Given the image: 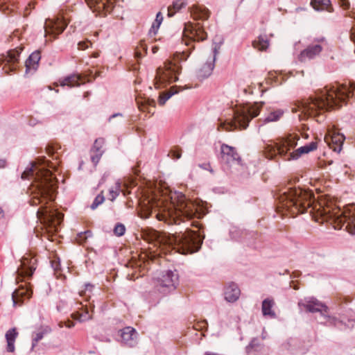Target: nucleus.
<instances>
[{
	"instance_id": "obj_1",
	"label": "nucleus",
	"mask_w": 355,
	"mask_h": 355,
	"mask_svg": "<svg viewBox=\"0 0 355 355\" xmlns=\"http://www.w3.org/2000/svg\"><path fill=\"white\" fill-rule=\"evenodd\" d=\"M52 163L44 161L42 164L31 163V166L26 168L21 174V178L33 179V182L30 190L32 198L30 203L32 206L40 205L37 211V218L45 229L44 236L50 239V236L58 230L63 219V214L51 205L49 202L55 199L57 189V180L49 169L46 166L54 168Z\"/></svg>"
},
{
	"instance_id": "obj_2",
	"label": "nucleus",
	"mask_w": 355,
	"mask_h": 355,
	"mask_svg": "<svg viewBox=\"0 0 355 355\" xmlns=\"http://www.w3.org/2000/svg\"><path fill=\"white\" fill-rule=\"evenodd\" d=\"M355 96V84L345 83L330 87H325L315 97L300 101L292 108L293 112H300V119L315 117L325 111L339 107L349 97Z\"/></svg>"
},
{
	"instance_id": "obj_3",
	"label": "nucleus",
	"mask_w": 355,
	"mask_h": 355,
	"mask_svg": "<svg viewBox=\"0 0 355 355\" xmlns=\"http://www.w3.org/2000/svg\"><path fill=\"white\" fill-rule=\"evenodd\" d=\"M207 34L200 23H187L184 25L182 40L185 44L190 46L188 51L177 53L173 60L167 61L163 67L157 68L156 76L154 78V85L156 89H159L166 83H171L178 80V75L181 71L180 61L186 60L187 57L195 49L192 44L194 42L204 41L207 39Z\"/></svg>"
},
{
	"instance_id": "obj_4",
	"label": "nucleus",
	"mask_w": 355,
	"mask_h": 355,
	"mask_svg": "<svg viewBox=\"0 0 355 355\" xmlns=\"http://www.w3.org/2000/svg\"><path fill=\"white\" fill-rule=\"evenodd\" d=\"M172 201L168 205L161 207L163 202L157 200L155 198L147 199V202H144L141 205L144 217L148 218L155 214L159 220H164L169 225L180 224V221L191 219L196 216L197 206L193 202L188 200L182 193L177 194L175 197H171Z\"/></svg>"
},
{
	"instance_id": "obj_5",
	"label": "nucleus",
	"mask_w": 355,
	"mask_h": 355,
	"mask_svg": "<svg viewBox=\"0 0 355 355\" xmlns=\"http://www.w3.org/2000/svg\"><path fill=\"white\" fill-rule=\"evenodd\" d=\"M146 239L150 243L158 245L161 252L166 253L171 250L182 254H191L199 250L202 243V239L196 232L190 231L188 228L185 232L170 234L150 230Z\"/></svg>"
},
{
	"instance_id": "obj_6",
	"label": "nucleus",
	"mask_w": 355,
	"mask_h": 355,
	"mask_svg": "<svg viewBox=\"0 0 355 355\" xmlns=\"http://www.w3.org/2000/svg\"><path fill=\"white\" fill-rule=\"evenodd\" d=\"M300 139L297 133H288L283 137L277 138L272 143L266 144L263 147V154L269 159H275L279 156L284 161L295 160L302 155L307 154L317 149L318 144L312 141L291 152L294 148Z\"/></svg>"
},
{
	"instance_id": "obj_7",
	"label": "nucleus",
	"mask_w": 355,
	"mask_h": 355,
	"mask_svg": "<svg viewBox=\"0 0 355 355\" xmlns=\"http://www.w3.org/2000/svg\"><path fill=\"white\" fill-rule=\"evenodd\" d=\"M313 194L302 189H291L281 194L278 209L290 213L293 216L303 214L312 205Z\"/></svg>"
},
{
	"instance_id": "obj_8",
	"label": "nucleus",
	"mask_w": 355,
	"mask_h": 355,
	"mask_svg": "<svg viewBox=\"0 0 355 355\" xmlns=\"http://www.w3.org/2000/svg\"><path fill=\"white\" fill-rule=\"evenodd\" d=\"M320 215L323 220L334 223L335 228L345 230L351 234H355V208L351 207L341 211L338 208H333L325 202H320L318 208Z\"/></svg>"
},
{
	"instance_id": "obj_9",
	"label": "nucleus",
	"mask_w": 355,
	"mask_h": 355,
	"mask_svg": "<svg viewBox=\"0 0 355 355\" xmlns=\"http://www.w3.org/2000/svg\"><path fill=\"white\" fill-rule=\"evenodd\" d=\"M263 103H255L252 105H239L234 111V120L221 121L218 127V130L231 131L240 128L245 129L250 120L259 115Z\"/></svg>"
},
{
	"instance_id": "obj_10",
	"label": "nucleus",
	"mask_w": 355,
	"mask_h": 355,
	"mask_svg": "<svg viewBox=\"0 0 355 355\" xmlns=\"http://www.w3.org/2000/svg\"><path fill=\"white\" fill-rule=\"evenodd\" d=\"M222 162L230 168L239 171L242 167L241 159L234 148L227 144L220 147Z\"/></svg>"
},
{
	"instance_id": "obj_11",
	"label": "nucleus",
	"mask_w": 355,
	"mask_h": 355,
	"mask_svg": "<svg viewBox=\"0 0 355 355\" xmlns=\"http://www.w3.org/2000/svg\"><path fill=\"white\" fill-rule=\"evenodd\" d=\"M177 282V274L171 270H166L157 278L156 286L160 292L166 293L174 290Z\"/></svg>"
},
{
	"instance_id": "obj_12",
	"label": "nucleus",
	"mask_w": 355,
	"mask_h": 355,
	"mask_svg": "<svg viewBox=\"0 0 355 355\" xmlns=\"http://www.w3.org/2000/svg\"><path fill=\"white\" fill-rule=\"evenodd\" d=\"M67 24L62 18L57 17L55 19H46L44 26V35L49 37V40L56 38L65 29Z\"/></svg>"
},
{
	"instance_id": "obj_13",
	"label": "nucleus",
	"mask_w": 355,
	"mask_h": 355,
	"mask_svg": "<svg viewBox=\"0 0 355 355\" xmlns=\"http://www.w3.org/2000/svg\"><path fill=\"white\" fill-rule=\"evenodd\" d=\"M22 49L23 47L20 46L10 50L7 52L6 55H2L1 64L3 65V70H4L6 73H8L10 71H15L19 67V57Z\"/></svg>"
},
{
	"instance_id": "obj_14",
	"label": "nucleus",
	"mask_w": 355,
	"mask_h": 355,
	"mask_svg": "<svg viewBox=\"0 0 355 355\" xmlns=\"http://www.w3.org/2000/svg\"><path fill=\"white\" fill-rule=\"evenodd\" d=\"M298 306L300 309L304 308L308 312H320L322 316H328L327 306L313 297H305L300 300L298 302Z\"/></svg>"
},
{
	"instance_id": "obj_15",
	"label": "nucleus",
	"mask_w": 355,
	"mask_h": 355,
	"mask_svg": "<svg viewBox=\"0 0 355 355\" xmlns=\"http://www.w3.org/2000/svg\"><path fill=\"white\" fill-rule=\"evenodd\" d=\"M37 260L33 257H23L17 272L19 277H31L36 268Z\"/></svg>"
},
{
	"instance_id": "obj_16",
	"label": "nucleus",
	"mask_w": 355,
	"mask_h": 355,
	"mask_svg": "<svg viewBox=\"0 0 355 355\" xmlns=\"http://www.w3.org/2000/svg\"><path fill=\"white\" fill-rule=\"evenodd\" d=\"M324 41V40L322 38L318 40V44H311L308 46L300 53L299 60L300 62H306L307 60L315 58L321 53L323 49L322 43H323Z\"/></svg>"
},
{
	"instance_id": "obj_17",
	"label": "nucleus",
	"mask_w": 355,
	"mask_h": 355,
	"mask_svg": "<svg viewBox=\"0 0 355 355\" xmlns=\"http://www.w3.org/2000/svg\"><path fill=\"white\" fill-rule=\"evenodd\" d=\"M32 294L33 291L29 284L28 285L20 286L12 295L14 305H21L24 300L31 298Z\"/></svg>"
},
{
	"instance_id": "obj_18",
	"label": "nucleus",
	"mask_w": 355,
	"mask_h": 355,
	"mask_svg": "<svg viewBox=\"0 0 355 355\" xmlns=\"http://www.w3.org/2000/svg\"><path fill=\"white\" fill-rule=\"evenodd\" d=\"M345 139V136L343 134L336 132H329L328 135L324 137V140L330 148L337 153L341 151Z\"/></svg>"
},
{
	"instance_id": "obj_19",
	"label": "nucleus",
	"mask_w": 355,
	"mask_h": 355,
	"mask_svg": "<svg viewBox=\"0 0 355 355\" xmlns=\"http://www.w3.org/2000/svg\"><path fill=\"white\" fill-rule=\"evenodd\" d=\"M216 60V49L213 52L211 58H210L205 63H204L196 72L197 78L202 80L208 78L212 73L214 68V62Z\"/></svg>"
},
{
	"instance_id": "obj_20",
	"label": "nucleus",
	"mask_w": 355,
	"mask_h": 355,
	"mask_svg": "<svg viewBox=\"0 0 355 355\" xmlns=\"http://www.w3.org/2000/svg\"><path fill=\"white\" fill-rule=\"evenodd\" d=\"M122 342L129 346L134 347L137 344V333L131 327H126L120 331Z\"/></svg>"
},
{
	"instance_id": "obj_21",
	"label": "nucleus",
	"mask_w": 355,
	"mask_h": 355,
	"mask_svg": "<svg viewBox=\"0 0 355 355\" xmlns=\"http://www.w3.org/2000/svg\"><path fill=\"white\" fill-rule=\"evenodd\" d=\"M76 311L72 313L71 316L74 320L79 322H85L92 318V315L89 312L87 304H83V301L76 303Z\"/></svg>"
},
{
	"instance_id": "obj_22",
	"label": "nucleus",
	"mask_w": 355,
	"mask_h": 355,
	"mask_svg": "<svg viewBox=\"0 0 355 355\" xmlns=\"http://www.w3.org/2000/svg\"><path fill=\"white\" fill-rule=\"evenodd\" d=\"M87 5L95 10L110 12L114 7V0H85Z\"/></svg>"
},
{
	"instance_id": "obj_23",
	"label": "nucleus",
	"mask_w": 355,
	"mask_h": 355,
	"mask_svg": "<svg viewBox=\"0 0 355 355\" xmlns=\"http://www.w3.org/2000/svg\"><path fill=\"white\" fill-rule=\"evenodd\" d=\"M41 55L40 51H35L32 53L25 63L26 72L30 73L35 71L38 67Z\"/></svg>"
},
{
	"instance_id": "obj_24",
	"label": "nucleus",
	"mask_w": 355,
	"mask_h": 355,
	"mask_svg": "<svg viewBox=\"0 0 355 355\" xmlns=\"http://www.w3.org/2000/svg\"><path fill=\"white\" fill-rule=\"evenodd\" d=\"M225 299L229 302H236L240 296V290L234 283L226 286L224 292Z\"/></svg>"
},
{
	"instance_id": "obj_25",
	"label": "nucleus",
	"mask_w": 355,
	"mask_h": 355,
	"mask_svg": "<svg viewBox=\"0 0 355 355\" xmlns=\"http://www.w3.org/2000/svg\"><path fill=\"white\" fill-rule=\"evenodd\" d=\"M191 14L194 19L205 20L209 17L210 12L203 6L195 5L191 8Z\"/></svg>"
},
{
	"instance_id": "obj_26",
	"label": "nucleus",
	"mask_w": 355,
	"mask_h": 355,
	"mask_svg": "<svg viewBox=\"0 0 355 355\" xmlns=\"http://www.w3.org/2000/svg\"><path fill=\"white\" fill-rule=\"evenodd\" d=\"M311 4L316 10L333 12V8L329 0H311Z\"/></svg>"
},
{
	"instance_id": "obj_27",
	"label": "nucleus",
	"mask_w": 355,
	"mask_h": 355,
	"mask_svg": "<svg viewBox=\"0 0 355 355\" xmlns=\"http://www.w3.org/2000/svg\"><path fill=\"white\" fill-rule=\"evenodd\" d=\"M18 333L15 328L8 330L6 334V338L7 340V351L13 352L15 351V342Z\"/></svg>"
},
{
	"instance_id": "obj_28",
	"label": "nucleus",
	"mask_w": 355,
	"mask_h": 355,
	"mask_svg": "<svg viewBox=\"0 0 355 355\" xmlns=\"http://www.w3.org/2000/svg\"><path fill=\"white\" fill-rule=\"evenodd\" d=\"M84 83L85 82L82 80V78L79 75H71L60 80V85L62 86L67 85L69 87L79 86L81 83Z\"/></svg>"
},
{
	"instance_id": "obj_29",
	"label": "nucleus",
	"mask_w": 355,
	"mask_h": 355,
	"mask_svg": "<svg viewBox=\"0 0 355 355\" xmlns=\"http://www.w3.org/2000/svg\"><path fill=\"white\" fill-rule=\"evenodd\" d=\"M275 304V302L272 299H265L262 302V313L263 315L266 316L268 315L271 318L275 317V313L272 309L273 306Z\"/></svg>"
},
{
	"instance_id": "obj_30",
	"label": "nucleus",
	"mask_w": 355,
	"mask_h": 355,
	"mask_svg": "<svg viewBox=\"0 0 355 355\" xmlns=\"http://www.w3.org/2000/svg\"><path fill=\"white\" fill-rule=\"evenodd\" d=\"M187 3L184 0H175L172 5L168 7V17H173L178 11L186 6Z\"/></svg>"
},
{
	"instance_id": "obj_31",
	"label": "nucleus",
	"mask_w": 355,
	"mask_h": 355,
	"mask_svg": "<svg viewBox=\"0 0 355 355\" xmlns=\"http://www.w3.org/2000/svg\"><path fill=\"white\" fill-rule=\"evenodd\" d=\"M254 48L259 51H265L269 46V42L266 35H260L257 40L253 42Z\"/></svg>"
},
{
	"instance_id": "obj_32",
	"label": "nucleus",
	"mask_w": 355,
	"mask_h": 355,
	"mask_svg": "<svg viewBox=\"0 0 355 355\" xmlns=\"http://www.w3.org/2000/svg\"><path fill=\"white\" fill-rule=\"evenodd\" d=\"M283 114H284V111L282 110H277L271 112L264 119L263 122L266 123L277 121L282 118Z\"/></svg>"
},
{
	"instance_id": "obj_33",
	"label": "nucleus",
	"mask_w": 355,
	"mask_h": 355,
	"mask_svg": "<svg viewBox=\"0 0 355 355\" xmlns=\"http://www.w3.org/2000/svg\"><path fill=\"white\" fill-rule=\"evenodd\" d=\"M49 331H50V329L46 327L42 331L35 333L33 335L32 348H34L37 345V343L43 338L44 335L45 334L49 333Z\"/></svg>"
},
{
	"instance_id": "obj_34",
	"label": "nucleus",
	"mask_w": 355,
	"mask_h": 355,
	"mask_svg": "<svg viewBox=\"0 0 355 355\" xmlns=\"http://www.w3.org/2000/svg\"><path fill=\"white\" fill-rule=\"evenodd\" d=\"M163 21V16L161 12H157L156 15V18L155 21H153L151 28L150 30V33H153V34H156L157 30L159 29L162 22Z\"/></svg>"
},
{
	"instance_id": "obj_35",
	"label": "nucleus",
	"mask_w": 355,
	"mask_h": 355,
	"mask_svg": "<svg viewBox=\"0 0 355 355\" xmlns=\"http://www.w3.org/2000/svg\"><path fill=\"white\" fill-rule=\"evenodd\" d=\"M178 91L175 89V87H173L171 88L169 92L166 93H163L159 96V104L160 105H163L165 104L166 101L173 94H176Z\"/></svg>"
},
{
	"instance_id": "obj_36",
	"label": "nucleus",
	"mask_w": 355,
	"mask_h": 355,
	"mask_svg": "<svg viewBox=\"0 0 355 355\" xmlns=\"http://www.w3.org/2000/svg\"><path fill=\"white\" fill-rule=\"evenodd\" d=\"M93 286L87 284H85V288L84 291H81L79 293L80 297L84 298V302H87L91 297V293L92 292Z\"/></svg>"
},
{
	"instance_id": "obj_37",
	"label": "nucleus",
	"mask_w": 355,
	"mask_h": 355,
	"mask_svg": "<svg viewBox=\"0 0 355 355\" xmlns=\"http://www.w3.org/2000/svg\"><path fill=\"white\" fill-rule=\"evenodd\" d=\"M121 191V185L119 183H116L114 187H112L109 190V199L113 201L119 195Z\"/></svg>"
},
{
	"instance_id": "obj_38",
	"label": "nucleus",
	"mask_w": 355,
	"mask_h": 355,
	"mask_svg": "<svg viewBox=\"0 0 355 355\" xmlns=\"http://www.w3.org/2000/svg\"><path fill=\"white\" fill-rule=\"evenodd\" d=\"M105 144V140L103 138H98L95 140L93 148H92V153H94V150L98 152H103L102 148Z\"/></svg>"
},
{
	"instance_id": "obj_39",
	"label": "nucleus",
	"mask_w": 355,
	"mask_h": 355,
	"mask_svg": "<svg viewBox=\"0 0 355 355\" xmlns=\"http://www.w3.org/2000/svg\"><path fill=\"white\" fill-rule=\"evenodd\" d=\"M147 51V46L146 44L141 42L139 46L137 47L135 50V56L138 58H140L143 56L144 53H146Z\"/></svg>"
},
{
	"instance_id": "obj_40",
	"label": "nucleus",
	"mask_w": 355,
	"mask_h": 355,
	"mask_svg": "<svg viewBox=\"0 0 355 355\" xmlns=\"http://www.w3.org/2000/svg\"><path fill=\"white\" fill-rule=\"evenodd\" d=\"M125 232V227L122 223H117L114 228V233L117 236H123Z\"/></svg>"
},
{
	"instance_id": "obj_41",
	"label": "nucleus",
	"mask_w": 355,
	"mask_h": 355,
	"mask_svg": "<svg viewBox=\"0 0 355 355\" xmlns=\"http://www.w3.org/2000/svg\"><path fill=\"white\" fill-rule=\"evenodd\" d=\"M104 200H105V198L102 194L98 195L95 198L92 204L91 205V209H96L98 207V205H100L101 204H102L104 202Z\"/></svg>"
},
{
	"instance_id": "obj_42",
	"label": "nucleus",
	"mask_w": 355,
	"mask_h": 355,
	"mask_svg": "<svg viewBox=\"0 0 355 355\" xmlns=\"http://www.w3.org/2000/svg\"><path fill=\"white\" fill-rule=\"evenodd\" d=\"M103 153V152H98L95 150L94 153L91 152V160L94 165H96L98 163Z\"/></svg>"
},
{
	"instance_id": "obj_43",
	"label": "nucleus",
	"mask_w": 355,
	"mask_h": 355,
	"mask_svg": "<svg viewBox=\"0 0 355 355\" xmlns=\"http://www.w3.org/2000/svg\"><path fill=\"white\" fill-rule=\"evenodd\" d=\"M36 3H37V2L35 1H32L29 2L28 3V5L26 6V8H24V15L28 16L30 14L31 10H32L33 9L35 8Z\"/></svg>"
},
{
	"instance_id": "obj_44",
	"label": "nucleus",
	"mask_w": 355,
	"mask_h": 355,
	"mask_svg": "<svg viewBox=\"0 0 355 355\" xmlns=\"http://www.w3.org/2000/svg\"><path fill=\"white\" fill-rule=\"evenodd\" d=\"M59 327L60 328H62L63 327H66L67 328H71L74 327V322L70 320L67 321H61L58 324Z\"/></svg>"
},
{
	"instance_id": "obj_45",
	"label": "nucleus",
	"mask_w": 355,
	"mask_h": 355,
	"mask_svg": "<svg viewBox=\"0 0 355 355\" xmlns=\"http://www.w3.org/2000/svg\"><path fill=\"white\" fill-rule=\"evenodd\" d=\"M171 154L173 159H178L181 157L182 152L181 150L174 149L171 150Z\"/></svg>"
},
{
	"instance_id": "obj_46",
	"label": "nucleus",
	"mask_w": 355,
	"mask_h": 355,
	"mask_svg": "<svg viewBox=\"0 0 355 355\" xmlns=\"http://www.w3.org/2000/svg\"><path fill=\"white\" fill-rule=\"evenodd\" d=\"M89 44H91L89 41H82L78 44V46L79 49L85 50L89 47Z\"/></svg>"
},
{
	"instance_id": "obj_47",
	"label": "nucleus",
	"mask_w": 355,
	"mask_h": 355,
	"mask_svg": "<svg viewBox=\"0 0 355 355\" xmlns=\"http://www.w3.org/2000/svg\"><path fill=\"white\" fill-rule=\"evenodd\" d=\"M46 152L49 155H53L55 153V148L49 146L46 148Z\"/></svg>"
},
{
	"instance_id": "obj_48",
	"label": "nucleus",
	"mask_w": 355,
	"mask_h": 355,
	"mask_svg": "<svg viewBox=\"0 0 355 355\" xmlns=\"http://www.w3.org/2000/svg\"><path fill=\"white\" fill-rule=\"evenodd\" d=\"M59 265L60 263L55 260L51 261V266L55 271H58L60 269Z\"/></svg>"
},
{
	"instance_id": "obj_49",
	"label": "nucleus",
	"mask_w": 355,
	"mask_h": 355,
	"mask_svg": "<svg viewBox=\"0 0 355 355\" xmlns=\"http://www.w3.org/2000/svg\"><path fill=\"white\" fill-rule=\"evenodd\" d=\"M342 6H343L345 9H347V8H349V3L347 1H346V0H343V1Z\"/></svg>"
},
{
	"instance_id": "obj_50",
	"label": "nucleus",
	"mask_w": 355,
	"mask_h": 355,
	"mask_svg": "<svg viewBox=\"0 0 355 355\" xmlns=\"http://www.w3.org/2000/svg\"><path fill=\"white\" fill-rule=\"evenodd\" d=\"M4 216V214H3V209L0 207V218H3Z\"/></svg>"
},
{
	"instance_id": "obj_51",
	"label": "nucleus",
	"mask_w": 355,
	"mask_h": 355,
	"mask_svg": "<svg viewBox=\"0 0 355 355\" xmlns=\"http://www.w3.org/2000/svg\"><path fill=\"white\" fill-rule=\"evenodd\" d=\"M148 103L150 105H153V106H155V101H153V100H152L151 101H150L148 100Z\"/></svg>"
},
{
	"instance_id": "obj_52",
	"label": "nucleus",
	"mask_w": 355,
	"mask_h": 355,
	"mask_svg": "<svg viewBox=\"0 0 355 355\" xmlns=\"http://www.w3.org/2000/svg\"><path fill=\"white\" fill-rule=\"evenodd\" d=\"M205 355H220V354H216V353H212V352H207L205 354Z\"/></svg>"
},
{
	"instance_id": "obj_53",
	"label": "nucleus",
	"mask_w": 355,
	"mask_h": 355,
	"mask_svg": "<svg viewBox=\"0 0 355 355\" xmlns=\"http://www.w3.org/2000/svg\"><path fill=\"white\" fill-rule=\"evenodd\" d=\"M157 46H154V47H153V52L154 53H156V52H157Z\"/></svg>"
},
{
	"instance_id": "obj_54",
	"label": "nucleus",
	"mask_w": 355,
	"mask_h": 355,
	"mask_svg": "<svg viewBox=\"0 0 355 355\" xmlns=\"http://www.w3.org/2000/svg\"><path fill=\"white\" fill-rule=\"evenodd\" d=\"M206 166L204 167L205 169H208L210 167L209 164H206Z\"/></svg>"
},
{
	"instance_id": "obj_55",
	"label": "nucleus",
	"mask_w": 355,
	"mask_h": 355,
	"mask_svg": "<svg viewBox=\"0 0 355 355\" xmlns=\"http://www.w3.org/2000/svg\"><path fill=\"white\" fill-rule=\"evenodd\" d=\"M4 164V162L0 161V166H3Z\"/></svg>"
},
{
	"instance_id": "obj_56",
	"label": "nucleus",
	"mask_w": 355,
	"mask_h": 355,
	"mask_svg": "<svg viewBox=\"0 0 355 355\" xmlns=\"http://www.w3.org/2000/svg\"><path fill=\"white\" fill-rule=\"evenodd\" d=\"M4 164V162L0 161V166H3Z\"/></svg>"
},
{
	"instance_id": "obj_57",
	"label": "nucleus",
	"mask_w": 355,
	"mask_h": 355,
	"mask_svg": "<svg viewBox=\"0 0 355 355\" xmlns=\"http://www.w3.org/2000/svg\"><path fill=\"white\" fill-rule=\"evenodd\" d=\"M85 234H89V235H90V234H91V232H90L89 231H88V232H85Z\"/></svg>"
},
{
	"instance_id": "obj_58",
	"label": "nucleus",
	"mask_w": 355,
	"mask_h": 355,
	"mask_svg": "<svg viewBox=\"0 0 355 355\" xmlns=\"http://www.w3.org/2000/svg\"><path fill=\"white\" fill-rule=\"evenodd\" d=\"M98 56V53H94V57L97 58Z\"/></svg>"
},
{
	"instance_id": "obj_59",
	"label": "nucleus",
	"mask_w": 355,
	"mask_h": 355,
	"mask_svg": "<svg viewBox=\"0 0 355 355\" xmlns=\"http://www.w3.org/2000/svg\"><path fill=\"white\" fill-rule=\"evenodd\" d=\"M87 95H88V92H86V93L85 94V97H86Z\"/></svg>"
},
{
	"instance_id": "obj_60",
	"label": "nucleus",
	"mask_w": 355,
	"mask_h": 355,
	"mask_svg": "<svg viewBox=\"0 0 355 355\" xmlns=\"http://www.w3.org/2000/svg\"><path fill=\"white\" fill-rule=\"evenodd\" d=\"M94 305H92V308H94ZM90 308H92V306H91V305H90Z\"/></svg>"
}]
</instances>
